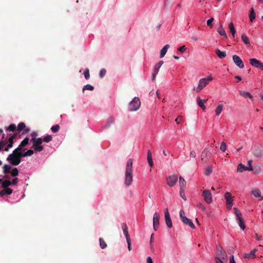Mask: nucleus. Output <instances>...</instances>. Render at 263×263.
Listing matches in <instances>:
<instances>
[{"label":"nucleus","mask_w":263,"mask_h":263,"mask_svg":"<svg viewBox=\"0 0 263 263\" xmlns=\"http://www.w3.org/2000/svg\"><path fill=\"white\" fill-rule=\"evenodd\" d=\"M222 247L220 245H217L216 246V253H219L220 252H221L223 251Z\"/></svg>","instance_id":"nucleus-54"},{"label":"nucleus","mask_w":263,"mask_h":263,"mask_svg":"<svg viewBox=\"0 0 263 263\" xmlns=\"http://www.w3.org/2000/svg\"><path fill=\"white\" fill-rule=\"evenodd\" d=\"M17 130L18 132L24 130L23 132V134H26L29 132V129L28 128H26V125L23 122H21L18 124Z\"/></svg>","instance_id":"nucleus-20"},{"label":"nucleus","mask_w":263,"mask_h":263,"mask_svg":"<svg viewBox=\"0 0 263 263\" xmlns=\"http://www.w3.org/2000/svg\"><path fill=\"white\" fill-rule=\"evenodd\" d=\"M23 151L19 152L14 155V156H8L7 160L13 165H17L21 162V158L22 157H27L32 156L34 151L32 149H29L26 152L23 153Z\"/></svg>","instance_id":"nucleus-1"},{"label":"nucleus","mask_w":263,"mask_h":263,"mask_svg":"<svg viewBox=\"0 0 263 263\" xmlns=\"http://www.w3.org/2000/svg\"><path fill=\"white\" fill-rule=\"evenodd\" d=\"M250 64L253 67L258 68L263 70V63L256 59H251Z\"/></svg>","instance_id":"nucleus-12"},{"label":"nucleus","mask_w":263,"mask_h":263,"mask_svg":"<svg viewBox=\"0 0 263 263\" xmlns=\"http://www.w3.org/2000/svg\"><path fill=\"white\" fill-rule=\"evenodd\" d=\"M177 180L178 177L177 175L170 176L166 178L167 184L171 187L174 186Z\"/></svg>","instance_id":"nucleus-14"},{"label":"nucleus","mask_w":263,"mask_h":263,"mask_svg":"<svg viewBox=\"0 0 263 263\" xmlns=\"http://www.w3.org/2000/svg\"><path fill=\"white\" fill-rule=\"evenodd\" d=\"M180 195L184 200H186V198L184 193V190H180Z\"/></svg>","instance_id":"nucleus-56"},{"label":"nucleus","mask_w":263,"mask_h":263,"mask_svg":"<svg viewBox=\"0 0 263 263\" xmlns=\"http://www.w3.org/2000/svg\"><path fill=\"white\" fill-rule=\"evenodd\" d=\"M252 153L256 157H261L263 156V151L262 148L259 146H255L253 149Z\"/></svg>","instance_id":"nucleus-15"},{"label":"nucleus","mask_w":263,"mask_h":263,"mask_svg":"<svg viewBox=\"0 0 263 263\" xmlns=\"http://www.w3.org/2000/svg\"><path fill=\"white\" fill-rule=\"evenodd\" d=\"M84 76L86 80H88L90 77L89 70L88 69H86L84 72Z\"/></svg>","instance_id":"nucleus-49"},{"label":"nucleus","mask_w":263,"mask_h":263,"mask_svg":"<svg viewBox=\"0 0 263 263\" xmlns=\"http://www.w3.org/2000/svg\"><path fill=\"white\" fill-rule=\"evenodd\" d=\"M133 160L129 159L127 162L125 172V183L126 186L130 185L133 181Z\"/></svg>","instance_id":"nucleus-2"},{"label":"nucleus","mask_w":263,"mask_h":263,"mask_svg":"<svg viewBox=\"0 0 263 263\" xmlns=\"http://www.w3.org/2000/svg\"><path fill=\"white\" fill-rule=\"evenodd\" d=\"M235 214L237 217V218L241 217V213L240 212L239 210L237 208H234Z\"/></svg>","instance_id":"nucleus-46"},{"label":"nucleus","mask_w":263,"mask_h":263,"mask_svg":"<svg viewBox=\"0 0 263 263\" xmlns=\"http://www.w3.org/2000/svg\"><path fill=\"white\" fill-rule=\"evenodd\" d=\"M60 129V126L58 124H57L55 125H54L51 127V130L52 133H57Z\"/></svg>","instance_id":"nucleus-43"},{"label":"nucleus","mask_w":263,"mask_h":263,"mask_svg":"<svg viewBox=\"0 0 263 263\" xmlns=\"http://www.w3.org/2000/svg\"><path fill=\"white\" fill-rule=\"evenodd\" d=\"M249 17H250V21L251 22H253V20L255 18V17H256L255 13L253 8H252L251 9Z\"/></svg>","instance_id":"nucleus-36"},{"label":"nucleus","mask_w":263,"mask_h":263,"mask_svg":"<svg viewBox=\"0 0 263 263\" xmlns=\"http://www.w3.org/2000/svg\"><path fill=\"white\" fill-rule=\"evenodd\" d=\"M154 235V234H152L151 235V239H150V242H149L151 250L153 253L155 252V249H154V246H153V241Z\"/></svg>","instance_id":"nucleus-41"},{"label":"nucleus","mask_w":263,"mask_h":263,"mask_svg":"<svg viewBox=\"0 0 263 263\" xmlns=\"http://www.w3.org/2000/svg\"><path fill=\"white\" fill-rule=\"evenodd\" d=\"M163 64V62L162 61H161L159 62L156 65H155L154 69V72H153V73L152 75V80L153 81H154L155 80L156 75L158 73L159 69L161 67V66Z\"/></svg>","instance_id":"nucleus-18"},{"label":"nucleus","mask_w":263,"mask_h":263,"mask_svg":"<svg viewBox=\"0 0 263 263\" xmlns=\"http://www.w3.org/2000/svg\"><path fill=\"white\" fill-rule=\"evenodd\" d=\"M29 143V138H25L20 144L18 147L15 149L12 154H10L8 156H14L15 154L21 151H24L25 149L23 148L25 146Z\"/></svg>","instance_id":"nucleus-7"},{"label":"nucleus","mask_w":263,"mask_h":263,"mask_svg":"<svg viewBox=\"0 0 263 263\" xmlns=\"http://www.w3.org/2000/svg\"><path fill=\"white\" fill-rule=\"evenodd\" d=\"M13 191L10 188H5L0 192V196H3L5 195H10L12 194Z\"/></svg>","instance_id":"nucleus-25"},{"label":"nucleus","mask_w":263,"mask_h":263,"mask_svg":"<svg viewBox=\"0 0 263 263\" xmlns=\"http://www.w3.org/2000/svg\"><path fill=\"white\" fill-rule=\"evenodd\" d=\"M251 193L255 197H261V192L259 190L257 189H253Z\"/></svg>","instance_id":"nucleus-32"},{"label":"nucleus","mask_w":263,"mask_h":263,"mask_svg":"<svg viewBox=\"0 0 263 263\" xmlns=\"http://www.w3.org/2000/svg\"><path fill=\"white\" fill-rule=\"evenodd\" d=\"M201 160L206 163L211 158V153L208 148H205L201 153Z\"/></svg>","instance_id":"nucleus-10"},{"label":"nucleus","mask_w":263,"mask_h":263,"mask_svg":"<svg viewBox=\"0 0 263 263\" xmlns=\"http://www.w3.org/2000/svg\"><path fill=\"white\" fill-rule=\"evenodd\" d=\"M94 89V87L90 84H87L85 85L83 88V91H84L85 90H93Z\"/></svg>","instance_id":"nucleus-44"},{"label":"nucleus","mask_w":263,"mask_h":263,"mask_svg":"<svg viewBox=\"0 0 263 263\" xmlns=\"http://www.w3.org/2000/svg\"><path fill=\"white\" fill-rule=\"evenodd\" d=\"M190 157L193 158H195L196 156V154L195 151H191L190 152Z\"/></svg>","instance_id":"nucleus-61"},{"label":"nucleus","mask_w":263,"mask_h":263,"mask_svg":"<svg viewBox=\"0 0 263 263\" xmlns=\"http://www.w3.org/2000/svg\"><path fill=\"white\" fill-rule=\"evenodd\" d=\"M186 50V47L184 45L178 48V51L181 53L184 52Z\"/></svg>","instance_id":"nucleus-53"},{"label":"nucleus","mask_w":263,"mask_h":263,"mask_svg":"<svg viewBox=\"0 0 263 263\" xmlns=\"http://www.w3.org/2000/svg\"><path fill=\"white\" fill-rule=\"evenodd\" d=\"M237 219L238 220V224L240 227V228L242 229L245 230L246 228L245 224L244 223V221L242 217L237 218Z\"/></svg>","instance_id":"nucleus-33"},{"label":"nucleus","mask_w":263,"mask_h":263,"mask_svg":"<svg viewBox=\"0 0 263 263\" xmlns=\"http://www.w3.org/2000/svg\"><path fill=\"white\" fill-rule=\"evenodd\" d=\"M126 241H127V243L128 244V250L130 251L131 250V241H130V239H126Z\"/></svg>","instance_id":"nucleus-59"},{"label":"nucleus","mask_w":263,"mask_h":263,"mask_svg":"<svg viewBox=\"0 0 263 263\" xmlns=\"http://www.w3.org/2000/svg\"><path fill=\"white\" fill-rule=\"evenodd\" d=\"M229 28L230 29V31L232 33L233 37H235V34L236 33V30L234 26V24L232 22H231L229 24Z\"/></svg>","instance_id":"nucleus-31"},{"label":"nucleus","mask_w":263,"mask_h":263,"mask_svg":"<svg viewBox=\"0 0 263 263\" xmlns=\"http://www.w3.org/2000/svg\"><path fill=\"white\" fill-rule=\"evenodd\" d=\"M16 130V125L14 124H11L7 128L6 130L8 132H14Z\"/></svg>","instance_id":"nucleus-39"},{"label":"nucleus","mask_w":263,"mask_h":263,"mask_svg":"<svg viewBox=\"0 0 263 263\" xmlns=\"http://www.w3.org/2000/svg\"><path fill=\"white\" fill-rule=\"evenodd\" d=\"M147 263H153L152 258L151 257H147L146 259Z\"/></svg>","instance_id":"nucleus-64"},{"label":"nucleus","mask_w":263,"mask_h":263,"mask_svg":"<svg viewBox=\"0 0 263 263\" xmlns=\"http://www.w3.org/2000/svg\"><path fill=\"white\" fill-rule=\"evenodd\" d=\"M179 184L180 190H184L186 185V181L181 176L179 177Z\"/></svg>","instance_id":"nucleus-26"},{"label":"nucleus","mask_w":263,"mask_h":263,"mask_svg":"<svg viewBox=\"0 0 263 263\" xmlns=\"http://www.w3.org/2000/svg\"><path fill=\"white\" fill-rule=\"evenodd\" d=\"M11 168V166L8 164H5L3 166V173L5 174H7L10 172V170Z\"/></svg>","instance_id":"nucleus-34"},{"label":"nucleus","mask_w":263,"mask_h":263,"mask_svg":"<svg viewBox=\"0 0 263 263\" xmlns=\"http://www.w3.org/2000/svg\"><path fill=\"white\" fill-rule=\"evenodd\" d=\"M232 59L234 63L237 67H238L239 68H244L245 66L243 63L239 56L237 55H234L232 57Z\"/></svg>","instance_id":"nucleus-11"},{"label":"nucleus","mask_w":263,"mask_h":263,"mask_svg":"<svg viewBox=\"0 0 263 263\" xmlns=\"http://www.w3.org/2000/svg\"><path fill=\"white\" fill-rule=\"evenodd\" d=\"M226 200L227 208L228 209H231L233 206V199L231 194L230 192H226L224 195Z\"/></svg>","instance_id":"nucleus-8"},{"label":"nucleus","mask_w":263,"mask_h":263,"mask_svg":"<svg viewBox=\"0 0 263 263\" xmlns=\"http://www.w3.org/2000/svg\"><path fill=\"white\" fill-rule=\"evenodd\" d=\"M216 256L215 257L214 260L216 263H227L228 262V256L227 253L224 250L219 253H216Z\"/></svg>","instance_id":"nucleus-5"},{"label":"nucleus","mask_w":263,"mask_h":263,"mask_svg":"<svg viewBox=\"0 0 263 263\" xmlns=\"http://www.w3.org/2000/svg\"><path fill=\"white\" fill-rule=\"evenodd\" d=\"M245 171H253V168L248 167V166H246L241 163H240L238 165L237 171L238 172L241 173Z\"/></svg>","instance_id":"nucleus-21"},{"label":"nucleus","mask_w":263,"mask_h":263,"mask_svg":"<svg viewBox=\"0 0 263 263\" xmlns=\"http://www.w3.org/2000/svg\"><path fill=\"white\" fill-rule=\"evenodd\" d=\"M100 246L102 249H104L107 247L105 241L101 238L99 239Z\"/></svg>","instance_id":"nucleus-42"},{"label":"nucleus","mask_w":263,"mask_h":263,"mask_svg":"<svg viewBox=\"0 0 263 263\" xmlns=\"http://www.w3.org/2000/svg\"><path fill=\"white\" fill-rule=\"evenodd\" d=\"M11 182V184H13V185L16 184L18 182V178H14L12 180V182Z\"/></svg>","instance_id":"nucleus-62"},{"label":"nucleus","mask_w":263,"mask_h":263,"mask_svg":"<svg viewBox=\"0 0 263 263\" xmlns=\"http://www.w3.org/2000/svg\"><path fill=\"white\" fill-rule=\"evenodd\" d=\"M241 39L246 45H250V40L249 38L245 34H242L241 36Z\"/></svg>","instance_id":"nucleus-38"},{"label":"nucleus","mask_w":263,"mask_h":263,"mask_svg":"<svg viewBox=\"0 0 263 263\" xmlns=\"http://www.w3.org/2000/svg\"><path fill=\"white\" fill-rule=\"evenodd\" d=\"M140 104V99L137 97H135L129 104V111H134L137 110L139 109Z\"/></svg>","instance_id":"nucleus-6"},{"label":"nucleus","mask_w":263,"mask_h":263,"mask_svg":"<svg viewBox=\"0 0 263 263\" xmlns=\"http://www.w3.org/2000/svg\"><path fill=\"white\" fill-rule=\"evenodd\" d=\"M164 217L166 224L168 228H171L172 227V223L167 209L165 210Z\"/></svg>","instance_id":"nucleus-17"},{"label":"nucleus","mask_w":263,"mask_h":263,"mask_svg":"<svg viewBox=\"0 0 263 263\" xmlns=\"http://www.w3.org/2000/svg\"><path fill=\"white\" fill-rule=\"evenodd\" d=\"M181 220L184 224L189 226L191 229H194L195 228V226L192 220L187 218L186 216L185 217H183Z\"/></svg>","instance_id":"nucleus-19"},{"label":"nucleus","mask_w":263,"mask_h":263,"mask_svg":"<svg viewBox=\"0 0 263 263\" xmlns=\"http://www.w3.org/2000/svg\"><path fill=\"white\" fill-rule=\"evenodd\" d=\"M202 196L203 197L204 201L210 204L212 202V196L211 192L209 190H205L202 192Z\"/></svg>","instance_id":"nucleus-9"},{"label":"nucleus","mask_w":263,"mask_h":263,"mask_svg":"<svg viewBox=\"0 0 263 263\" xmlns=\"http://www.w3.org/2000/svg\"><path fill=\"white\" fill-rule=\"evenodd\" d=\"M179 216L181 220L183 218V217H185V213L183 210H181L179 212Z\"/></svg>","instance_id":"nucleus-57"},{"label":"nucleus","mask_w":263,"mask_h":263,"mask_svg":"<svg viewBox=\"0 0 263 263\" xmlns=\"http://www.w3.org/2000/svg\"><path fill=\"white\" fill-rule=\"evenodd\" d=\"M197 104L198 105L203 109L205 110L206 108L205 106L204 105L203 103L206 102V100H201L200 98H197Z\"/></svg>","instance_id":"nucleus-27"},{"label":"nucleus","mask_w":263,"mask_h":263,"mask_svg":"<svg viewBox=\"0 0 263 263\" xmlns=\"http://www.w3.org/2000/svg\"><path fill=\"white\" fill-rule=\"evenodd\" d=\"M5 134H3V137L1 141H0V152L2 150L8 152L9 149L13 146V140L16 138V135L14 134L11 136L8 140V142L4 140Z\"/></svg>","instance_id":"nucleus-3"},{"label":"nucleus","mask_w":263,"mask_h":263,"mask_svg":"<svg viewBox=\"0 0 263 263\" xmlns=\"http://www.w3.org/2000/svg\"><path fill=\"white\" fill-rule=\"evenodd\" d=\"M217 32L220 35L223 36L226 38L228 37L227 33L221 25L217 28Z\"/></svg>","instance_id":"nucleus-28"},{"label":"nucleus","mask_w":263,"mask_h":263,"mask_svg":"<svg viewBox=\"0 0 263 263\" xmlns=\"http://www.w3.org/2000/svg\"><path fill=\"white\" fill-rule=\"evenodd\" d=\"M223 108V105L222 104H219L217 107L215 109V114L216 116H219Z\"/></svg>","instance_id":"nucleus-30"},{"label":"nucleus","mask_w":263,"mask_h":263,"mask_svg":"<svg viewBox=\"0 0 263 263\" xmlns=\"http://www.w3.org/2000/svg\"><path fill=\"white\" fill-rule=\"evenodd\" d=\"M257 251V249H254L251 251L249 253H245L243 254V258L247 259H253L255 257V253Z\"/></svg>","instance_id":"nucleus-22"},{"label":"nucleus","mask_w":263,"mask_h":263,"mask_svg":"<svg viewBox=\"0 0 263 263\" xmlns=\"http://www.w3.org/2000/svg\"><path fill=\"white\" fill-rule=\"evenodd\" d=\"M121 227H122V229L123 233H124V235L125 236L126 239H129L130 237H129V235L128 234V227H127V225L125 223H122Z\"/></svg>","instance_id":"nucleus-23"},{"label":"nucleus","mask_w":263,"mask_h":263,"mask_svg":"<svg viewBox=\"0 0 263 263\" xmlns=\"http://www.w3.org/2000/svg\"><path fill=\"white\" fill-rule=\"evenodd\" d=\"M215 53L221 59L224 58L227 55L226 51H221L218 48L215 49Z\"/></svg>","instance_id":"nucleus-24"},{"label":"nucleus","mask_w":263,"mask_h":263,"mask_svg":"<svg viewBox=\"0 0 263 263\" xmlns=\"http://www.w3.org/2000/svg\"><path fill=\"white\" fill-rule=\"evenodd\" d=\"M31 141L33 142V146L35 152H40L43 151V146L42 145L43 140L42 138L33 137L31 138Z\"/></svg>","instance_id":"nucleus-4"},{"label":"nucleus","mask_w":263,"mask_h":263,"mask_svg":"<svg viewBox=\"0 0 263 263\" xmlns=\"http://www.w3.org/2000/svg\"><path fill=\"white\" fill-rule=\"evenodd\" d=\"M230 263H236L234 260V256L233 255L230 256Z\"/></svg>","instance_id":"nucleus-63"},{"label":"nucleus","mask_w":263,"mask_h":263,"mask_svg":"<svg viewBox=\"0 0 263 263\" xmlns=\"http://www.w3.org/2000/svg\"><path fill=\"white\" fill-rule=\"evenodd\" d=\"M2 184L3 187L8 188V187L11 184V182L9 180L2 181Z\"/></svg>","instance_id":"nucleus-40"},{"label":"nucleus","mask_w":263,"mask_h":263,"mask_svg":"<svg viewBox=\"0 0 263 263\" xmlns=\"http://www.w3.org/2000/svg\"><path fill=\"white\" fill-rule=\"evenodd\" d=\"M52 136L51 135H47L46 136L43 140V141H44L45 142H49L52 140Z\"/></svg>","instance_id":"nucleus-45"},{"label":"nucleus","mask_w":263,"mask_h":263,"mask_svg":"<svg viewBox=\"0 0 263 263\" xmlns=\"http://www.w3.org/2000/svg\"><path fill=\"white\" fill-rule=\"evenodd\" d=\"M182 119V116H178L175 120V122L177 124H179L181 121Z\"/></svg>","instance_id":"nucleus-60"},{"label":"nucleus","mask_w":263,"mask_h":263,"mask_svg":"<svg viewBox=\"0 0 263 263\" xmlns=\"http://www.w3.org/2000/svg\"><path fill=\"white\" fill-rule=\"evenodd\" d=\"M147 158L148 161H151V160H153L152 153L149 150H148L147 152Z\"/></svg>","instance_id":"nucleus-55"},{"label":"nucleus","mask_w":263,"mask_h":263,"mask_svg":"<svg viewBox=\"0 0 263 263\" xmlns=\"http://www.w3.org/2000/svg\"><path fill=\"white\" fill-rule=\"evenodd\" d=\"M208 84L206 79H201L199 80V85L196 89V92H199Z\"/></svg>","instance_id":"nucleus-16"},{"label":"nucleus","mask_w":263,"mask_h":263,"mask_svg":"<svg viewBox=\"0 0 263 263\" xmlns=\"http://www.w3.org/2000/svg\"><path fill=\"white\" fill-rule=\"evenodd\" d=\"M160 215L158 213H155L153 216V228L156 231L159 226Z\"/></svg>","instance_id":"nucleus-13"},{"label":"nucleus","mask_w":263,"mask_h":263,"mask_svg":"<svg viewBox=\"0 0 263 263\" xmlns=\"http://www.w3.org/2000/svg\"><path fill=\"white\" fill-rule=\"evenodd\" d=\"M214 18L213 17H211V18L207 20V22H206V24L207 25L210 27V28H212L213 27V22L214 21Z\"/></svg>","instance_id":"nucleus-50"},{"label":"nucleus","mask_w":263,"mask_h":263,"mask_svg":"<svg viewBox=\"0 0 263 263\" xmlns=\"http://www.w3.org/2000/svg\"><path fill=\"white\" fill-rule=\"evenodd\" d=\"M106 73V71L105 69H102L99 72V76L101 78H103Z\"/></svg>","instance_id":"nucleus-52"},{"label":"nucleus","mask_w":263,"mask_h":263,"mask_svg":"<svg viewBox=\"0 0 263 263\" xmlns=\"http://www.w3.org/2000/svg\"><path fill=\"white\" fill-rule=\"evenodd\" d=\"M212 172V166H208L204 169V173L205 175L209 176Z\"/></svg>","instance_id":"nucleus-37"},{"label":"nucleus","mask_w":263,"mask_h":263,"mask_svg":"<svg viewBox=\"0 0 263 263\" xmlns=\"http://www.w3.org/2000/svg\"><path fill=\"white\" fill-rule=\"evenodd\" d=\"M169 48H170V45L168 44H167L163 47V48L160 51V58H163L165 55V54H166V53L167 51V49Z\"/></svg>","instance_id":"nucleus-29"},{"label":"nucleus","mask_w":263,"mask_h":263,"mask_svg":"<svg viewBox=\"0 0 263 263\" xmlns=\"http://www.w3.org/2000/svg\"><path fill=\"white\" fill-rule=\"evenodd\" d=\"M12 176L15 177L18 175V171L17 168H14L12 169V171L10 172Z\"/></svg>","instance_id":"nucleus-47"},{"label":"nucleus","mask_w":263,"mask_h":263,"mask_svg":"<svg viewBox=\"0 0 263 263\" xmlns=\"http://www.w3.org/2000/svg\"><path fill=\"white\" fill-rule=\"evenodd\" d=\"M239 94H240V95H241V96H242L245 98H253L251 94L249 92L241 91H240Z\"/></svg>","instance_id":"nucleus-35"},{"label":"nucleus","mask_w":263,"mask_h":263,"mask_svg":"<svg viewBox=\"0 0 263 263\" xmlns=\"http://www.w3.org/2000/svg\"><path fill=\"white\" fill-rule=\"evenodd\" d=\"M220 149L222 152H224L227 149V145L224 142H222L220 146Z\"/></svg>","instance_id":"nucleus-48"},{"label":"nucleus","mask_w":263,"mask_h":263,"mask_svg":"<svg viewBox=\"0 0 263 263\" xmlns=\"http://www.w3.org/2000/svg\"><path fill=\"white\" fill-rule=\"evenodd\" d=\"M197 206L198 208L201 209L203 211L205 210V207L201 203H198Z\"/></svg>","instance_id":"nucleus-58"},{"label":"nucleus","mask_w":263,"mask_h":263,"mask_svg":"<svg viewBox=\"0 0 263 263\" xmlns=\"http://www.w3.org/2000/svg\"><path fill=\"white\" fill-rule=\"evenodd\" d=\"M114 121V118L112 117L109 118L107 122V124L106 125V127H108Z\"/></svg>","instance_id":"nucleus-51"}]
</instances>
